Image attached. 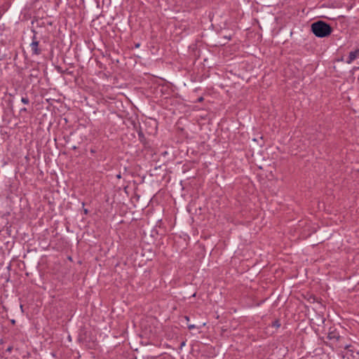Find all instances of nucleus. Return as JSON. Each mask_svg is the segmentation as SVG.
<instances>
[{
  "instance_id": "obj_20",
  "label": "nucleus",
  "mask_w": 359,
  "mask_h": 359,
  "mask_svg": "<svg viewBox=\"0 0 359 359\" xmlns=\"http://www.w3.org/2000/svg\"><path fill=\"white\" fill-rule=\"evenodd\" d=\"M90 152H91V153H95V151L93 149H91V150H90Z\"/></svg>"
},
{
  "instance_id": "obj_11",
  "label": "nucleus",
  "mask_w": 359,
  "mask_h": 359,
  "mask_svg": "<svg viewBox=\"0 0 359 359\" xmlns=\"http://www.w3.org/2000/svg\"><path fill=\"white\" fill-rule=\"evenodd\" d=\"M84 205H85V203H84V202H83V203H82L83 211V213H84L85 215H87V214L88 213V212H89V211H88V210L87 208H84Z\"/></svg>"
},
{
  "instance_id": "obj_6",
  "label": "nucleus",
  "mask_w": 359,
  "mask_h": 359,
  "mask_svg": "<svg viewBox=\"0 0 359 359\" xmlns=\"http://www.w3.org/2000/svg\"><path fill=\"white\" fill-rule=\"evenodd\" d=\"M57 71L60 73L61 74H68L72 76L74 74L73 71H70L69 69H62L60 67H56Z\"/></svg>"
},
{
  "instance_id": "obj_1",
  "label": "nucleus",
  "mask_w": 359,
  "mask_h": 359,
  "mask_svg": "<svg viewBox=\"0 0 359 359\" xmlns=\"http://www.w3.org/2000/svg\"><path fill=\"white\" fill-rule=\"evenodd\" d=\"M311 32L318 38L329 36L333 32L330 24L323 20H317L311 25Z\"/></svg>"
},
{
  "instance_id": "obj_8",
  "label": "nucleus",
  "mask_w": 359,
  "mask_h": 359,
  "mask_svg": "<svg viewBox=\"0 0 359 359\" xmlns=\"http://www.w3.org/2000/svg\"><path fill=\"white\" fill-rule=\"evenodd\" d=\"M133 129L137 132L138 128H141L140 123L133 122Z\"/></svg>"
},
{
  "instance_id": "obj_14",
  "label": "nucleus",
  "mask_w": 359,
  "mask_h": 359,
  "mask_svg": "<svg viewBox=\"0 0 359 359\" xmlns=\"http://www.w3.org/2000/svg\"><path fill=\"white\" fill-rule=\"evenodd\" d=\"M140 46V43H137L135 44V48H137Z\"/></svg>"
},
{
  "instance_id": "obj_2",
  "label": "nucleus",
  "mask_w": 359,
  "mask_h": 359,
  "mask_svg": "<svg viewBox=\"0 0 359 359\" xmlns=\"http://www.w3.org/2000/svg\"><path fill=\"white\" fill-rule=\"evenodd\" d=\"M39 41H32L30 44L32 54L39 55L41 53V49L39 48Z\"/></svg>"
},
{
  "instance_id": "obj_7",
  "label": "nucleus",
  "mask_w": 359,
  "mask_h": 359,
  "mask_svg": "<svg viewBox=\"0 0 359 359\" xmlns=\"http://www.w3.org/2000/svg\"><path fill=\"white\" fill-rule=\"evenodd\" d=\"M21 102L25 104H28L29 103V100L27 96H25L21 98Z\"/></svg>"
},
{
  "instance_id": "obj_19",
  "label": "nucleus",
  "mask_w": 359,
  "mask_h": 359,
  "mask_svg": "<svg viewBox=\"0 0 359 359\" xmlns=\"http://www.w3.org/2000/svg\"><path fill=\"white\" fill-rule=\"evenodd\" d=\"M11 351V348H8L7 351L10 352Z\"/></svg>"
},
{
  "instance_id": "obj_3",
  "label": "nucleus",
  "mask_w": 359,
  "mask_h": 359,
  "mask_svg": "<svg viewBox=\"0 0 359 359\" xmlns=\"http://www.w3.org/2000/svg\"><path fill=\"white\" fill-rule=\"evenodd\" d=\"M137 135H138V139L140 140V142L144 146L146 147L148 144V142L147 140V138L145 137L144 136V134L143 133V130L142 129V128H138V130H137Z\"/></svg>"
},
{
  "instance_id": "obj_17",
  "label": "nucleus",
  "mask_w": 359,
  "mask_h": 359,
  "mask_svg": "<svg viewBox=\"0 0 359 359\" xmlns=\"http://www.w3.org/2000/svg\"><path fill=\"white\" fill-rule=\"evenodd\" d=\"M203 100V97H200V98L198 99V101H200V102H201V101H202Z\"/></svg>"
},
{
  "instance_id": "obj_12",
  "label": "nucleus",
  "mask_w": 359,
  "mask_h": 359,
  "mask_svg": "<svg viewBox=\"0 0 359 359\" xmlns=\"http://www.w3.org/2000/svg\"><path fill=\"white\" fill-rule=\"evenodd\" d=\"M186 344V341H183L181 344H180V348L182 349Z\"/></svg>"
},
{
  "instance_id": "obj_16",
  "label": "nucleus",
  "mask_w": 359,
  "mask_h": 359,
  "mask_svg": "<svg viewBox=\"0 0 359 359\" xmlns=\"http://www.w3.org/2000/svg\"><path fill=\"white\" fill-rule=\"evenodd\" d=\"M116 177H117V178H121V174L117 175Z\"/></svg>"
},
{
  "instance_id": "obj_10",
  "label": "nucleus",
  "mask_w": 359,
  "mask_h": 359,
  "mask_svg": "<svg viewBox=\"0 0 359 359\" xmlns=\"http://www.w3.org/2000/svg\"><path fill=\"white\" fill-rule=\"evenodd\" d=\"M32 32L34 33V36H32V41H39L36 36V32L34 29H32Z\"/></svg>"
},
{
  "instance_id": "obj_13",
  "label": "nucleus",
  "mask_w": 359,
  "mask_h": 359,
  "mask_svg": "<svg viewBox=\"0 0 359 359\" xmlns=\"http://www.w3.org/2000/svg\"><path fill=\"white\" fill-rule=\"evenodd\" d=\"M188 328L189 330H192V329L195 328V325H188Z\"/></svg>"
},
{
  "instance_id": "obj_15",
  "label": "nucleus",
  "mask_w": 359,
  "mask_h": 359,
  "mask_svg": "<svg viewBox=\"0 0 359 359\" xmlns=\"http://www.w3.org/2000/svg\"><path fill=\"white\" fill-rule=\"evenodd\" d=\"M22 111H25V112H26V111H27V109H26V108H22V109H20V112H22Z\"/></svg>"
},
{
  "instance_id": "obj_5",
  "label": "nucleus",
  "mask_w": 359,
  "mask_h": 359,
  "mask_svg": "<svg viewBox=\"0 0 359 359\" xmlns=\"http://www.w3.org/2000/svg\"><path fill=\"white\" fill-rule=\"evenodd\" d=\"M155 215H154V212H151L148 215V222L147 223L148 224H154V223H156V224L161 222V219L159 218V217H157L156 218H155Z\"/></svg>"
},
{
  "instance_id": "obj_4",
  "label": "nucleus",
  "mask_w": 359,
  "mask_h": 359,
  "mask_svg": "<svg viewBox=\"0 0 359 359\" xmlns=\"http://www.w3.org/2000/svg\"><path fill=\"white\" fill-rule=\"evenodd\" d=\"M358 55H359V48H357L355 50L351 51L349 53L346 62L348 64H351L354 60H355L357 58V57Z\"/></svg>"
},
{
  "instance_id": "obj_18",
  "label": "nucleus",
  "mask_w": 359,
  "mask_h": 359,
  "mask_svg": "<svg viewBox=\"0 0 359 359\" xmlns=\"http://www.w3.org/2000/svg\"><path fill=\"white\" fill-rule=\"evenodd\" d=\"M72 149H74V150L76 149V146L72 147Z\"/></svg>"
},
{
  "instance_id": "obj_9",
  "label": "nucleus",
  "mask_w": 359,
  "mask_h": 359,
  "mask_svg": "<svg viewBox=\"0 0 359 359\" xmlns=\"http://www.w3.org/2000/svg\"><path fill=\"white\" fill-rule=\"evenodd\" d=\"M272 326L275 327L276 328L279 327L280 326V323L279 320H276L272 323Z\"/></svg>"
}]
</instances>
